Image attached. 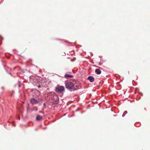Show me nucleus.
<instances>
[{"instance_id":"obj_1","label":"nucleus","mask_w":150,"mask_h":150,"mask_svg":"<svg viewBox=\"0 0 150 150\" xmlns=\"http://www.w3.org/2000/svg\"><path fill=\"white\" fill-rule=\"evenodd\" d=\"M64 87L63 86H60L56 88L55 91L57 93H60L64 91Z\"/></svg>"},{"instance_id":"obj_2","label":"nucleus","mask_w":150,"mask_h":150,"mask_svg":"<svg viewBox=\"0 0 150 150\" xmlns=\"http://www.w3.org/2000/svg\"><path fill=\"white\" fill-rule=\"evenodd\" d=\"M74 87V85L71 82H68L66 84V87L68 89H72Z\"/></svg>"},{"instance_id":"obj_3","label":"nucleus","mask_w":150,"mask_h":150,"mask_svg":"<svg viewBox=\"0 0 150 150\" xmlns=\"http://www.w3.org/2000/svg\"><path fill=\"white\" fill-rule=\"evenodd\" d=\"M30 102L32 104L34 105L38 103L39 102V101L34 98H32L30 100Z\"/></svg>"},{"instance_id":"obj_4","label":"nucleus","mask_w":150,"mask_h":150,"mask_svg":"<svg viewBox=\"0 0 150 150\" xmlns=\"http://www.w3.org/2000/svg\"><path fill=\"white\" fill-rule=\"evenodd\" d=\"M87 79L89 80L91 82H94L95 80L94 78L92 76H88V77Z\"/></svg>"},{"instance_id":"obj_5","label":"nucleus","mask_w":150,"mask_h":150,"mask_svg":"<svg viewBox=\"0 0 150 150\" xmlns=\"http://www.w3.org/2000/svg\"><path fill=\"white\" fill-rule=\"evenodd\" d=\"M76 87L77 88H75V90H77L78 89L80 88L81 87L80 84L78 81H77L76 83Z\"/></svg>"},{"instance_id":"obj_6","label":"nucleus","mask_w":150,"mask_h":150,"mask_svg":"<svg viewBox=\"0 0 150 150\" xmlns=\"http://www.w3.org/2000/svg\"><path fill=\"white\" fill-rule=\"evenodd\" d=\"M95 72L97 74H100L101 73V71L99 69H96L95 70Z\"/></svg>"},{"instance_id":"obj_7","label":"nucleus","mask_w":150,"mask_h":150,"mask_svg":"<svg viewBox=\"0 0 150 150\" xmlns=\"http://www.w3.org/2000/svg\"><path fill=\"white\" fill-rule=\"evenodd\" d=\"M42 119V117L41 116L38 115L36 117V120H40Z\"/></svg>"},{"instance_id":"obj_8","label":"nucleus","mask_w":150,"mask_h":150,"mask_svg":"<svg viewBox=\"0 0 150 150\" xmlns=\"http://www.w3.org/2000/svg\"><path fill=\"white\" fill-rule=\"evenodd\" d=\"M64 77L67 78H70L73 77V76H72L71 75L66 74L65 75Z\"/></svg>"},{"instance_id":"obj_9","label":"nucleus","mask_w":150,"mask_h":150,"mask_svg":"<svg viewBox=\"0 0 150 150\" xmlns=\"http://www.w3.org/2000/svg\"><path fill=\"white\" fill-rule=\"evenodd\" d=\"M18 86L19 87H21V85L20 84V83L19 84Z\"/></svg>"},{"instance_id":"obj_10","label":"nucleus","mask_w":150,"mask_h":150,"mask_svg":"<svg viewBox=\"0 0 150 150\" xmlns=\"http://www.w3.org/2000/svg\"><path fill=\"white\" fill-rule=\"evenodd\" d=\"M18 119H20V117L19 116H18Z\"/></svg>"},{"instance_id":"obj_11","label":"nucleus","mask_w":150,"mask_h":150,"mask_svg":"<svg viewBox=\"0 0 150 150\" xmlns=\"http://www.w3.org/2000/svg\"><path fill=\"white\" fill-rule=\"evenodd\" d=\"M55 97H56V98H58V97L57 96H56Z\"/></svg>"},{"instance_id":"obj_12","label":"nucleus","mask_w":150,"mask_h":150,"mask_svg":"<svg viewBox=\"0 0 150 150\" xmlns=\"http://www.w3.org/2000/svg\"><path fill=\"white\" fill-rule=\"evenodd\" d=\"M44 105H45V103H44Z\"/></svg>"}]
</instances>
